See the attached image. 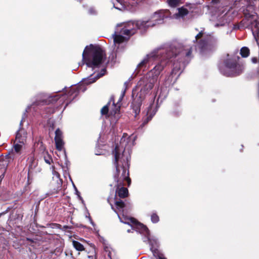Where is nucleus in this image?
<instances>
[{
	"instance_id": "1",
	"label": "nucleus",
	"mask_w": 259,
	"mask_h": 259,
	"mask_svg": "<svg viewBox=\"0 0 259 259\" xmlns=\"http://www.w3.org/2000/svg\"><path fill=\"white\" fill-rule=\"evenodd\" d=\"M177 11L171 16L169 10H161L155 12L149 20H138L135 22H128L123 24H118L117 27L122 26V25L123 26L119 32L117 30L113 35L114 43L116 50L119 48L117 45L127 40L131 35L135 33L136 29L144 30L146 28L162 24L164 22V19L168 17L177 19H183L189 13V10L184 7L178 9Z\"/></svg>"
},
{
	"instance_id": "2",
	"label": "nucleus",
	"mask_w": 259,
	"mask_h": 259,
	"mask_svg": "<svg viewBox=\"0 0 259 259\" xmlns=\"http://www.w3.org/2000/svg\"><path fill=\"white\" fill-rule=\"evenodd\" d=\"M172 56H174L173 52H167L164 49H158L147 55L139 64V67H148L154 60L157 59H160V63L147 74L148 82L141 89L140 92L137 94L133 99V108L136 113L140 112L142 101L153 88L161 71L166 65V62L165 60L171 58Z\"/></svg>"
},
{
	"instance_id": "3",
	"label": "nucleus",
	"mask_w": 259,
	"mask_h": 259,
	"mask_svg": "<svg viewBox=\"0 0 259 259\" xmlns=\"http://www.w3.org/2000/svg\"><path fill=\"white\" fill-rule=\"evenodd\" d=\"M113 153L114 155V164L116 168V174L114 175L115 180L117 183L116 193L120 198H125L127 196L128 190L122 187L123 182L125 181L129 186L131 180L128 177V171L127 168L129 166L128 161L130 159V155L125 154L122 149L116 146Z\"/></svg>"
},
{
	"instance_id": "4",
	"label": "nucleus",
	"mask_w": 259,
	"mask_h": 259,
	"mask_svg": "<svg viewBox=\"0 0 259 259\" xmlns=\"http://www.w3.org/2000/svg\"><path fill=\"white\" fill-rule=\"evenodd\" d=\"M106 59V54L99 46H87L82 53V60L87 66H98Z\"/></svg>"
},
{
	"instance_id": "5",
	"label": "nucleus",
	"mask_w": 259,
	"mask_h": 259,
	"mask_svg": "<svg viewBox=\"0 0 259 259\" xmlns=\"http://www.w3.org/2000/svg\"><path fill=\"white\" fill-rule=\"evenodd\" d=\"M243 69L242 66L236 63V61L230 58H227L219 66L222 74L226 76H234L241 73Z\"/></svg>"
},
{
	"instance_id": "6",
	"label": "nucleus",
	"mask_w": 259,
	"mask_h": 259,
	"mask_svg": "<svg viewBox=\"0 0 259 259\" xmlns=\"http://www.w3.org/2000/svg\"><path fill=\"white\" fill-rule=\"evenodd\" d=\"M118 214V218L121 223L130 225L133 230H135L136 232L142 234L145 232L148 235V229L146 226L143 224L137 222L133 218H131L126 216L124 213L122 216H120L117 211H115Z\"/></svg>"
},
{
	"instance_id": "7",
	"label": "nucleus",
	"mask_w": 259,
	"mask_h": 259,
	"mask_svg": "<svg viewBox=\"0 0 259 259\" xmlns=\"http://www.w3.org/2000/svg\"><path fill=\"white\" fill-rule=\"evenodd\" d=\"M124 95V93L121 96L117 102V104H115L114 101H113L112 99H111V100L108 103L107 105L104 106L101 110V112L102 115L107 114L109 110H110L111 115H114L115 116L114 118L116 119L118 118V112L119 111L120 107V102L122 99L123 96Z\"/></svg>"
},
{
	"instance_id": "8",
	"label": "nucleus",
	"mask_w": 259,
	"mask_h": 259,
	"mask_svg": "<svg viewBox=\"0 0 259 259\" xmlns=\"http://www.w3.org/2000/svg\"><path fill=\"white\" fill-rule=\"evenodd\" d=\"M102 72H103V73H98L96 75L92 74L89 77L83 79V80L82 81V83L77 87L73 88L70 90V91L68 93L69 95L70 96H72L74 94V93H75L76 92L78 93L80 91L82 92L84 91L85 89H84L83 87H82V85L83 84H90L95 82L97 79L104 75L105 70H103Z\"/></svg>"
},
{
	"instance_id": "9",
	"label": "nucleus",
	"mask_w": 259,
	"mask_h": 259,
	"mask_svg": "<svg viewBox=\"0 0 259 259\" xmlns=\"http://www.w3.org/2000/svg\"><path fill=\"white\" fill-rule=\"evenodd\" d=\"M145 237L143 238L144 242L148 241L151 245V250L152 251L153 255L157 257L158 259H166V258L162 256V255L159 253L158 250L156 249V247L158 246V243L156 239L151 237L150 235L149 231L148 230V235L145 232L142 234Z\"/></svg>"
},
{
	"instance_id": "10",
	"label": "nucleus",
	"mask_w": 259,
	"mask_h": 259,
	"mask_svg": "<svg viewBox=\"0 0 259 259\" xmlns=\"http://www.w3.org/2000/svg\"><path fill=\"white\" fill-rule=\"evenodd\" d=\"M216 41L212 39H208L207 41L202 40L198 46V48L201 54H205L208 51L212 50L215 46Z\"/></svg>"
},
{
	"instance_id": "11",
	"label": "nucleus",
	"mask_w": 259,
	"mask_h": 259,
	"mask_svg": "<svg viewBox=\"0 0 259 259\" xmlns=\"http://www.w3.org/2000/svg\"><path fill=\"white\" fill-rule=\"evenodd\" d=\"M24 149L25 144L15 142L12 152L9 154V157L13 159L18 158L23 153Z\"/></svg>"
},
{
	"instance_id": "12",
	"label": "nucleus",
	"mask_w": 259,
	"mask_h": 259,
	"mask_svg": "<svg viewBox=\"0 0 259 259\" xmlns=\"http://www.w3.org/2000/svg\"><path fill=\"white\" fill-rule=\"evenodd\" d=\"M181 73L180 68H177V66H176L172 69L170 75L165 79V85H169L174 84L178 78Z\"/></svg>"
},
{
	"instance_id": "13",
	"label": "nucleus",
	"mask_w": 259,
	"mask_h": 259,
	"mask_svg": "<svg viewBox=\"0 0 259 259\" xmlns=\"http://www.w3.org/2000/svg\"><path fill=\"white\" fill-rule=\"evenodd\" d=\"M55 141L56 149L59 151H62L64 148V143L63 141L62 133L59 128L55 132Z\"/></svg>"
},
{
	"instance_id": "14",
	"label": "nucleus",
	"mask_w": 259,
	"mask_h": 259,
	"mask_svg": "<svg viewBox=\"0 0 259 259\" xmlns=\"http://www.w3.org/2000/svg\"><path fill=\"white\" fill-rule=\"evenodd\" d=\"M26 131L23 128H20L16 133L15 142L25 144L26 141Z\"/></svg>"
},
{
	"instance_id": "15",
	"label": "nucleus",
	"mask_w": 259,
	"mask_h": 259,
	"mask_svg": "<svg viewBox=\"0 0 259 259\" xmlns=\"http://www.w3.org/2000/svg\"><path fill=\"white\" fill-rule=\"evenodd\" d=\"M28 162L29 168L32 170L34 169L37 165V161L33 155H30L28 158Z\"/></svg>"
},
{
	"instance_id": "16",
	"label": "nucleus",
	"mask_w": 259,
	"mask_h": 259,
	"mask_svg": "<svg viewBox=\"0 0 259 259\" xmlns=\"http://www.w3.org/2000/svg\"><path fill=\"white\" fill-rule=\"evenodd\" d=\"M151 110H152V108L150 107L147 112V114L148 116L146 118V119L144 121L143 124H146L147 123H148L149 122V121H150L152 119L153 116L155 114L156 110H155L154 111H153V113L151 114Z\"/></svg>"
},
{
	"instance_id": "17",
	"label": "nucleus",
	"mask_w": 259,
	"mask_h": 259,
	"mask_svg": "<svg viewBox=\"0 0 259 259\" xmlns=\"http://www.w3.org/2000/svg\"><path fill=\"white\" fill-rule=\"evenodd\" d=\"M72 244L74 247L78 251H83L84 249L83 246L78 241H73Z\"/></svg>"
},
{
	"instance_id": "18",
	"label": "nucleus",
	"mask_w": 259,
	"mask_h": 259,
	"mask_svg": "<svg viewBox=\"0 0 259 259\" xmlns=\"http://www.w3.org/2000/svg\"><path fill=\"white\" fill-rule=\"evenodd\" d=\"M249 53V49L246 47H243L240 50V54L243 57H246Z\"/></svg>"
},
{
	"instance_id": "19",
	"label": "nucleus",
	"mask_w": 259,
	"mask_h": 259,
	"mask_svg": "<svg viewBox=\"0 0 259 259\" xmlns=\"http://www.w3.org/2000/svg\"><path fill=\"white\" fill-rule=\"evenodd\" d=\"M117 209L120 211H122L123 208L124 207V203L122 201H117L115 203Z\"/></svg>"
},
{
	"instance_id": "20",
	"label": "nucleus",
	"mask_w": 259,
	"mask_h": 259,
	"mask_svg": "<svg viewBox=\"0 0 259 259\" xmlns=\"http://www.w3.org/2000/svg\"><path fill=\"white\" fill-rule=\"evenodd\" d=\"M167 2L170 6L174 7L178 4L179 0H167Z\"/></svg>"
},
{
	"instance_id": "21",
	"label": "nucleus",
	"mask_w": 259,
	"mask_h": 259,
	"mask_svg": "<svg viewBox=\"0 0 259 259\" xmlns=\"http://www.w3.org/2000/svg\"><path fill=\"white\" fill-rule=\"evenodd\" d=\"M151 221L154 223H157L159 220L158 216L155 213H153L151 215Z\"/></svg>"
},
{
	"instance_id": "22",
	"label": "nucleus",
	"mask_w": 259,
	"mask_h": 259,
	"mask_svg": "<svg viewBox=\"0 0 259 259\" xmlns=\"http://www.w3.org/2000/svg\"><path fill=\"white\" fill-rule=\"evenodd\" d=\"M191 49H187V50H185L183 52V54L185 55L187 57L190 56L191 55Z\"/></svg>"
},
{
	"instance_id": "23",
	"label": "nucleus",
	"mask_w": 259,
	"mask_h": 259,
	"mask_svg": "<svg viewBox=\"0 0 259 259\" xmlns=\"http://www.w3.org/2000/svg\"><path fill=\"white\" fill-rule=\"evenodd\" d=\"M89 12L90 14L93 15L96 13V11L94 8H91L89 9Z\"/></svg>"
},
{
	"instance_id": "24",
	"label": "nucleus",
	"mask_w": 259,
	"mask_h": 259,
	"mask_svg": "<svg viewBox=\"0 0 259 259\" xmlns=\"http://www.w3.org/2000/svg\"><path fill=\"white\" fill-rule=\"evenodd\" d=\"M53 174L54 175V177H56L57 179H59L60 175L58 172L56 171H53Z\"/></svg>"
},
{
	"instance_id": "25",
	"label": "nucleus",
	"mask_w": 259,
	"mask_h": 259,
	"mask_svg": "<svg viewBox=\"0 0 259 259\" xmlns=\"http://www.w3.org/2000/svg\"><path fill=\"white\" fill-rule=\"evenodd\" d=\"M202 35V33L201 32L199 33L196 36V39L197 40L198 38H200Z\"/></svg>"
},
{
	"instance_id": "26",
	"label": "nucleus",
	"mask_w": 259,
	"mask_h": 259,
	"mask_svg": "<svg viewBox=\"0 0 259 259\" xmlns=\"http://www.w3.org/2000/svg\"><path fill=\"white\" fill-rule=\"evenodd\" d=\"M252 62L253 63H257V58H252Z\"/></svg>"
},
{
	"instance_id": "27",
	"label": "nucleus",
	"mask_w": 259,
	"mask_h": 259,
	"mask_svg": "<svg viewBox=\"0 0 259 259\" xmlns=\"http://www.w3.org/2000/svg\"><path fill=\"white\" fill-rule=\"evenodd\" d=\"M125 136H127V135H126V134H124L123 136V137L122 138V139H121V142H122V141H123V140H124V139H125Z\"/></svg>"
},
{
	"instance_id": "28",
	"label": "nucleus",
	"mask_w": 259,
	"mask_h": 259,
	"mask_svg": "<svg viewBox=\"0 0 259 259\" xmlns=\"http://www.w3.org/2000/svg\"><path fill=\"white\" fill-rule=\"evenodd\" d=\"M89 220H90L91 223L94 226V223L93 222V221L91 220V219L90 218H89Z\"/></svg>"
},
{
	"instance_id": "29",
	"label": "nucleus",
	"mask_w": 259,
	"mask_h": 259,
	"mask_svg": "<svg viewBox=\"0 0 259 259\" xmlns=\"http://www.w3.org/2000/svg\"><path fill=\"white\" fill-rule=\"evenodd\" d=\"M35 104L36 105H39V103L38 101H37V102H36V103H35Z\"/></svg>"
},
{
	"instance_id": "30",
	"label": "nucleus",
	"mask_w": 259,
	"mask_h": 259,
	"mask_svg": "<svg viewBox=\"0 0 259 259\" xmlns=\"http://www.w3.org/2000/svg\"><path fill=\"white\" fill-rule=\"evenodd\" d=\"M127 231V232H128V233H129V232H131V230L128 229Z\"/></svg>"
},
{
	"instance_id": "31",
	"label": "nucleus",
	"mask_w": 259,
	"mask_h": 259,
	"mask_svg": "<svg viewBox=\"0 0 259 259\" xmlns=\"http://www.w3.org/2000/svg\"><path fill=\"white\" fill-rule=\"evenodd\" d=\"M111 120H112V122H114V120L113 119H112V118H111Z\"/></svg>"
},
{
	"instance_id": "32",
	"label": "nucleus",
	"mask_w": 259,
	"mask_h": 259,
	"mask_svg": "<svg viewBox=\"0 0 259 259\" xmlns=\"http://www.w3.org/2000/svg\"><path fill=\"white\" fill-rule=\"evenodd\" d=\"M76 95H77V93H76V94H75V95L74 96V97H75V96H76Z\"/></svg>"
},
{
	"instance_id": "33",
	"label": "nucleus",
	"mask_w": 259,
	"mask_h": 259,
	"mask_svg": "<svg viewBox=\"0 0 259 259\" xmlns=\"http://www.w3.org/2000/svg\"><path fill=\"white\" fill-rule=\"evenodd\" d=\"M132 138H133V137H130V139H132Z\"/></svg>"
}]
</instances>
